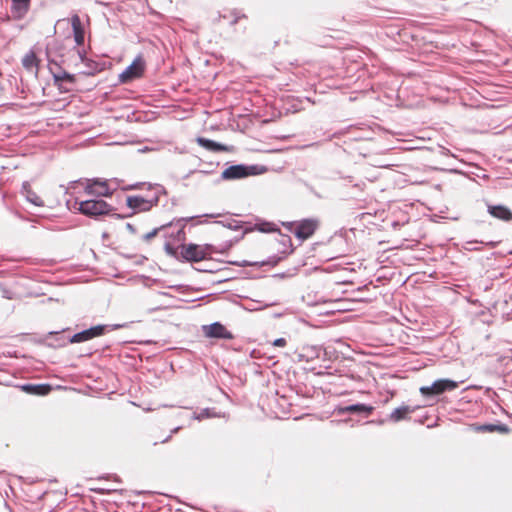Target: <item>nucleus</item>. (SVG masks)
<instances>
[{"label":"nucleus","instance_id":"1","mask_svg":"<svg viewBox=\"0 0 512 512\" xmlns=\"http://www.w3.org/2000/svg\"><path fill=\"white\" fill-rule=\"evenodd\" d=\"M75 204H78L82 214L90 217L108 214L111 211V206L102 199L76 201Z\"/></svg>","mask_w":512,"mask_h":512},{"label":"nucleus","instance_id":"2","mask_svg":"<svg viewBox=\"0 0 512 512\" xmlns=\"http://www.w3.org/2000/svg\"><path fill=\"white\" fill-rule=\"evenodd\" d=\"M179 259L191 262L204 260L209 254L210 246H200L196 244L180 245Z\"/></svg>","mask_w":512,"mask_h":512},{"label":"nucleus","instance_id":"3","mask_svg":"<svg viewBox=\"0 0 512 512\" xmlns=\"http://www.w3.org/2000/svg\"><path fill=\"white\" fill-rule=\"evenodd\" d=\"M146 63L141 55H138L133 62L119 75L121 83H129L140 78L145 71Z\"/></svg>","mask_w":512,"mask_h":512},{"label":"nucleus","instance_id":"4","mask_svg":"<svg viewBox=\"0 0 512 512\" xmlns=\"http://www.w3.org/2000/svg\"><path fill=\"white\" fill-rule=\"evenodd\" d=\"M258 167L257 166H247L243 164L238 165H232L226 168L222 172V178L225 180H234V179H241L245 178L250 175H256L258 174Z\"/></svg>","mask_w":512,"mask_h":512},{"label":"nucleus","instance_id":"5","mask_svg":"<svg viewBox=\"0 0 512 512\" xmlns=\"http://www.w3.org/2000/svg\"><path fill=\"white\" fill-rule=\"evenodd\" d=\"M458 387L457 382L450 379H439L430 386H422L420 393L424 396L440 395L446 391H452Z\"/></svg>","mask_w":512,"mask_h":512},{"label":"nucleus","instance_id":"6","mask_svg":"<svg viewBox=\"0 0 512 512\" xmlns=\"http://www.w3.org/2000/svg\"><path fill=\"white\" fill-rule=\"evenodd\" d=\"M168 238L164 244L165 252L176 259H179V247H176V243H181L185 240L184 225H181L176 232L165 233Z\"/></svg>","mask_w":512,"mask_h":512},{"label":"nucleus","instance_id":"7","mask_svg":"<svg viewBox=\"0 0 512 512\" xmlns=\"http://www.w3.org/2000/svg\"><path fill=\"white\" fill-rule=\"evenodd\" d=\"M158 196L147 199L142 196H128L126 199L127 206L133 210V213L149 211L153 206L157 205Z\"/></svg>","mask_w":512,"mask_h":512},{"label":"nucleus","instance_id":"8","mask_svg":"<svg viewBox=\"0 0 512 512\" xmlns=\"http://www.w3.org/2000/svg\"><path fill=\"white\" fill-rule=\"evenodd\" d=\"M203 333L208 338H218L227 340L233 338L232 333L228 331L226 327L222 325L220 322H214L210 325H204Z\"/></svg>","mask_w":512,"mask_h":512},{"label":"nucleus","instance_id":"9","mask_svg":"<svg viewBox=\"0 0 512 512\" xmlns=\"http://www.w3.org/2000/svg\"><path fill=\"white\" fill-rule=\"evenodd\" d=\"M106 328H107L106 325H97V326L91 327L87 330H83L79 333L74 334L72 336V338L70 339V342L71 343H80V342L90 340L94 337L103 335Z\"/></svg>","mask_w":512,"mask_h":512},{"label":"nucleus","instance_id":"10","mask_svg":"<svg viewBox=\"0 0 512 512\" xmlns=\"http://www.w3.org/2000/svg\"><path fill=\"white\" fill-rule=\"evenodd\" d=\"M317 228V221L313 219H305L300 221L294 231L297 238L306 240L315 232Z\"/></svg>","mask_w":512,"mask_h":512},{"label":"nucleus","instance_id":"11","mask_svg":"<svg viewBox=\"0 0 512 512\" xmlns=\"http://www.w3.org/2000/svg\"><path fill=\"white\" fill-rule=\"evenodd\" d=\"M85 192L89 195H95L98 197L111 195V191L107 185V182L99 180H88L85 187Z\"/></svg>","mask_w":512,"mask_h":512},{"label":"nucleus","instance_id":"12","mask_svg":"<svg viewBox=\"0 0 512 512\" xmlns=\"http://www.w3.org/2000/svg\"><path fill=\"white\" fill-rule=\"evenodd\" d=\"M30 8V0H12L11 12L15 19H22Z\"/></svg>","mask_w":512,"mask_h":512},{"label":"nucleus","instance_id":"13","mask_svg":"<svg viewBox=\"0 0 512 512\" xmlns=\"http://www.w3.org/2000/svg\"><path fill=\"white\" fill-rule=\"evenodd\" d=\"M71 25L73 28L74 40L78 46L84 43V29L80 17L75 14L71 18Z\"/></svg>","mask_w":512,"mask_h":512},{"label":"nucleus","instance_id":"14","mask_svg":"<svg viewBox=\"0 0 512 512\" xmlns=\"http://www.w3.org/2000/svg\"><path fill=\"white\" fill-rule=\"evenodd\" d=\"M416 408L408 405H403L394 409L389 415V420L393 422H399L407 418V416L413 412H415Z\"/></svg>","mask_w":512,"mask_h":512},{"label":"nucleus","instance_id":"15","mask_svg":"<svg viewBox=\"0 0 512 512\" xmlns=\"http://www.w3.org/2000/svg\"><path fill=\"white\" fill-rule=\"evenodd\" d=\"M22 194L26 197L27 201L34 204L35 206H44L43 200L31 189V186L28 182L23 183Z\"/></svg>","mask_w":512,"mask_h":512},{"label":"nucleus","instance_id":"16","mask_svg":"<svg viewBox=\"0 0 512 512\" xmlns=\"http://www.w3.org/2000/svg\"><path fill=\"white\" fill-rule=\"evenodd\" d=\"M373 410L372 406H368L366 404H353L345 407H339L338 413L339 414H345V413H367L370 414Z\"/></svg>","mask_w":512,"mask_h":512},{"label":"nucleus","instance_id":"17","mask_svg":"<svg viewBox=\"0 0 512 512\" xmlns=\"http://www.w3.org/2000/svg\"><path fill=\"white\" fill-rule=\"evenodd\" d=\"M78 55L81 62L85 65V70H83V74L94 75L95 73L101 70L97 62L87 59L80 50H78Z\"/></svg>","mask_w":512,"mask_h":512},{"label":"nucleus","instance_id":"18","mask_svg":"<svg viewBox=\"0 0 512 512\" xmlns=\"http://www.w3.org/2000/svg\"><path fill=\"white\" fill-rule=\"evenodd\" d=\"M197 143L206 148L207 150L213 151V152H221V151H227V147L221 143L215 142L210 139H206L203 137L197 138Z\"/></svg>","mask_w":512,"mask_h":512},{"label":"nucleus","instance_id":"19","mask_svg":"<svg viewBox=\"0 0 512 512\" xmlns=\"http://www.w3.org/2000/svg\"><path fill=\"white\" fill-rule=\"evenodd\" d=\"M488 212L493 217L501 220H509L512 217L510 210L507 207L501 205L488 206Z\"/></svg>","mask_w":512,"mask_h":512},{"label":"nucleus","instance_id":"20","mask_svg":"<svg viewBox=\"0 0 512 512\" xmlns=\"http://www.w3.org/2000/svg\"><path fill=\"white\" fill-rule=\"evenodd\" d=\"M22 389L24 391H26L27 393L36 394V395H46L51 391V387L46 384H41V385L27 384V385H23Z\"/></svg>","mask_w":512,"mask_h":512},{"label":"nucleus","instance_id":"21","mask_svg":"<svg viewBox=\"0 0 512 512\" xmlns=\"http://www.w3.org/2000/svg\"><path fill=\"white\" fill-rule=\"evenodd\" d=\"M23 67L31 72H37L38 61L34 52L27 53L22 59Z\"/></svg>","mask_w":512,"mask_h":512},{"label":"nucleus","instance_id":"22","mask_svg":"<svg viewBox=\"0 0 512 512\" xmlns=\"http://www.w3.org/2000/svg\"><path fill=\"white\" fill-rule=\"evenodd\" d=\"M476 430L479 432H500V433H508L509 428L506 425H495V424H486L480 425L476 427Z\"/></svg>","mask_w":512,"mask_h":512},{"label":"nucleus","instance_id":"23","mask_svg":"<svg viewBox=\"0 0 512 512\" xmlns=\"http://www.w3.org/2000/svg\"><path fill=\"white\" fill-rule=\"evenodd\" d=\"M321 353V348L316 346H307L303 348V353L300 355L305 358L306 361H310L314 358H318Z\"/></svg>","mask_w":512,"mask_h":512},{"label":"nucleus","instance_id":"24","mask_svg":"<svg viewBox=\"0 0 512 512\" xmlns=\"http://www.w3.org/2000/svg\"><path fill=\"white\" fill-rule=\"evenodd\" d=\"M172 226V223L170 224H166V225H162L158 228H155L153 229L151 232H148L146 233L144 236H143V239L145 241H150L151 239H153L160 231H166L168 228H170Z\"/></svg>","mask_w":512,"mask_h":512},{"label":"nucleus","instance_id":"25","mask_svg":"<svg viewBox=\"0 0 512 512\" xmlns=\"http://www.w3.org/2000/svg\"><path fill=\"white\" fill-rule=\"evenodd\" d=\"M54 80L55 82H61V81H67V82H74L75 78L74 75H71L65 71L54 73Z\"/></svg>","mask_w":512,"mask_h":512},{"label":"nucleus","instance_id":"26","mask_svg":"<svg viewBox=\"0 0 512 512\" xmlns=\"http://www.w3.org/2000/svg\"><path fill=\"white\" fill-rule=\"evenodd\" d=\"M214 416V414L211 413L210 409H204L199 414H195L194 418L197 420H202L204 418H209Z\"/></svg>","mask_w":512,"mask_h":512},{"label":"nucleus","instance_id":"27","mask_svg":"<svg viewBox=\"0 0 512 512\" xmlns=\"http://www.w3.org/2000/svg\"><path fill=\"white\" fill-rule=\"evenodd\" d=\"M274 346L277 347H284L286 345V339L285 338H278L273 342Z\"/></svg>","mask_w":512,"mask_h":512},{"label":"nucleus","instance_id":"28","mask_svg":"<svg viewBox=\"0 0 512 512\" xmlns=\"http://www.w3.org/2000/svg\"><path fill=\"white\" fill-rule=\"evenodd\" d=\"M282 243H283L284 246L288 245L289 247H291V239H290V237H288V236L282 237Z\"/></svg>","mask_w":512,"mask_h":512},{"label":"nucleus","instance_id":"29","mask_svg":"<svg viewBox=\"0 0 512 512\" xmlns=\"http://www.w3.org/2000/svg\"><path fill=\"white\" fill-rule=\"evenodd\" d=\"M126 227H127V229H128L130 232H132V233H134V232H135V228H134V226H133L132 224L128 223V224L126 225Z\"/></svg>","mask_w":512,"mask_h":512},{"label":"nucleus","instance_id":"30","mask_svg":"<svg viewBox=\"0 0 512 512\" xmlns=\"http://www.w3.org/2000/svg\"><path fill=\"white\" fill-rule=\"evenodd\" d=\"M170 438H171V435L167 436L162 442L165 443V442L169 441Z\"/></svg>","mask_w":512,"mask_h":512},{"label":"nucleus","instance_id":"31","mask_svg":"<svg viewBox=\"0 0 512 512\" xmlns=\"http://www.w3.org/2000/svg\"><path fill=\"white\" fill-rule=\"evenodd\" d=\"M178 430H179V427L174 428V429L172 430V433H176Z\"/></svg>","mask_w":512,"mask_h":512},{"label":"nucleus","instance_id":"32","mask_svg":"<svg viewBox=\"0 0 512 512\" xmlns=\"http://www.w3.org/2000/svg\"><path fill=\"white\" fill-rule=\"evenodd\" d=\"M121 327H122V325H115V326L113 327V329H117V328H121Z\"/></svg>","mask_w":512,"mask_h":512},{"label":"nucleus","instance_id":"33","mask_svg":"<svg viewBox=\"0 0 512 512\" xmlns=\"http://www.w3.org/2000/svg\"><path fill=\"white\" fill-rule=\"evenodd\" d=\"M4 296L7 298V299H10L11 296L8 295V293H5Z\"/></svg>","mask_w":512,"mask_h":512},{"label":"nucleus","instance_id":"34","mask_svg":"<svg viewBox=\"0 0 512 512\" xmlns=\"http://www.w3.org/2000/svg\"><path fill=\"white\" fill-rule=\"evenodd\" d=\"M4 296L7 298V299H10L11 296L8 295V293H5Z\"/></svg>","mask_w":512,"mask_h":512}]
</instances>
